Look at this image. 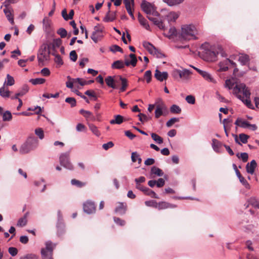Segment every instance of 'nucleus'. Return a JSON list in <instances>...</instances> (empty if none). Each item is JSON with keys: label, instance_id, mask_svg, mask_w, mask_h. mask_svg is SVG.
I'll return each mask as SVG.
<instances>
[{"label": "nucleus", "instance_id": "obj_1", "mask_svg": "<svg viewBox=\"0 0 259 259\" xmlns=\"http://www.w3.org/2000/svg\"><path fill=\"white\" fill-rule=\"evenodd\" d=\"M233 92L248 108H252L253 106L250 99V93L245 84L237 83L233 88Z\"/></svg>", "mask_w": 259, "mask_h": 259}, {"label": "nucleus", "instance_id": "obj_2", "mask_svg": "<svg viewBox=\"0 0 259 259\" xmlns=\"http://www.w3.org/2000/svg\"><path fill=\"white\" fill-rule=\"evenodd\" d=\"M201 33L193 25H185L182 27L181 37L185 40L198 39Z\"/></svg>", "mask_w": 259, "mask_h": 259}, {"label": "nucleus", "instance_id": "obj_3", "mask_svg": "<svg viewBox=\"0 0 259 259\" xmlns=\"http://www.w3.org/2000/svg\"><path fill=\"white\" fill-rule=\"evenodd\" d=\"M39 145V141L33 135H30L25 142L23 143L20 149L19 152L22 154L29 153L37 148Z\"/></svg>", "mask_w": 259, "mask_h": 259}, {"label": "nucleus", "instance_id": "obj_4", "mask_svg": "<svg viewBox=\"0 0 259 259\" xmlns=\"http://www.w3.org/2000/svg\"><path fill=\"white\" fill-rule=\"evenodd\" d=\"M201 49L202 50V54L205 60L210 62L217 60V48H212L208 44L205 43L201 45Z\"/></svg>", "mask_w": 259, "mask_h": 259}, {"label": "nucleus", "instance_id": "obj_5", "mask_svg": "<svg viewBox=\"0 0 259 259\" xmlns=\"http://www.w3.org/2000/svg\"><path fill=\"white\" fill-rule=\"evenodd\" d=\"M50 46L43 44L40 47L37 53V59L39 65H44V62L50 60Z\"/></svg>", "mask_w": 259, "mask_h": 259}, {"label": "nucleus", "instance_id": "obj_6", "mask_svg": "<svg viewBox=\"0 0 259 259\" xmlns=\"http://www.w3.org/2000/svg\"><path fill=\"white\" fill-rule=\"evenodd\" d=\"M155 108L156 110L154 113H166L168 111L164 102L161 98L156 99L154 104H150L148 110L151 112Z\"/></svg>", "mask_w": 259, "mask_h": 259}, {"label": "nucleus", "instance_id": "obj_7", "mask_svg": "<svg viewBox=\"0 0 259 259\" xmlns=\"http://www.w3.org/2000/svg\"><path fill=\"white\" fill-rule=\"evenodd\" d=\"M56 244H53L50 241L46 242V247L41 250V258L53 259V251Z\"/></svg>", "mask_w": 259, "mask_h": 259}, {"label": "nucleus", "instance_id": "obj_8", "mask_svg": "<svg viewBox=\"0 0 259 259\" xmlns=\"http://www.w3.org/2000/svg\"><path fill=\"white\" fill-rule=\"evenodd\" d=\"M69 152L61 153L59 157V162L61 165L64 168L69 170H73V166L69 160Z\"/></svg>", "mask_w": 259, "mask_h": 259}, {"label": "nucleus", "instance_id": "obj_9", "mask_svg": "<svg viewBox=\"0 0 259 259\" xmlns=\"http://www.w3.org/2000/svg\"><path fill=\"white\" fill-rule=\"evenodd\" d=\"M143 45L144 48L146 49L150 54L155 56L156 57L159 58L164 57V55L151 43L147 41H144Z\"/></svg>", "mask_w": 259, "mask_h": 259}, {"label": "nucleus", "instance_id": "obj_10", "mask_svg": "<svg viewBox=\"0 0 259 259\" xmlns=\"http://www.w3.org/2000/svg\"><path fill=\"white\" fill-rule=\"evenodd\" d=\"M141 7L142 10L147 15H159V13L156 11L154 6L145 0L142 2Z\"/></svg>", "mask_w": 259, "mask_h": 259}, {"label": "nucleus", "instance_id": "obj_11", "mask_svg": "<svg viewBox=\"0 0 259 259\" xmlns=\"http://www.w3.org/2000/svg\"><path fill=\"white\" fill-rule=\"evenodd\" d=\"M83 208L84 211L88 214H92L96 211L95 203L91 200H88L83 204Z\"/></svg>", "mask_w": 259, "mask_h": 259}, {"label": "nucleus", "instance_id": "obj_12", "mask_svg": "<svg viewBox=\"0 0 259 259\" xmlns=\"http://www.w3.org/2000/svg\"><path fill=\"white\" fill-rule=\"evenodd\" d=\"M136 188L142 191L145 194L150 196V197L154 198H158L157 195L152 190L149 188L144 187L141 185H138L136 186Z\"/></svg>", "mask_w": 259, "mask_h": 259}, {"label": "nucleus", "instance_id": "obj_13", "mask_svg": "<svg viewBox=\"0 0 259 259\" xmlns=\"http://www.w3.org/2000/svg\"><path fill=\"white\" fill-rule=\"evenodd\" d=\"M231 64L232 65L235 66L236 63L230 59L227 58L226 60L221 62L219 63L220 69L219 70L221 71H226L228 70L229 65Z\"/></svg>", "mask_w": 259, "mask_h": 259}, {"label": "nucleus", "instance_id": "obj_14", "mask_svg": "<svg viewBox=\"0 0 259 259\" xmlns=\"http://www.w3.org/2000/svg\"><path fill=\"white\" fill-rule=\"evenodd\" d=\"M118 77L116 79H114L113 77L111 76H107L105 80L107 85L112 89H117V87L115 83H118Z\"/></svg>", "mask_w": 259, "mask_h": 259}, {"label": "nucleus", "instance_id": "obj_15", "mask_svg": "<svg viewBox=\"0 0 259 259\" xmlns=\"http://www.w3.org/2000/svg\"><path fill=\"white\" fill-rule=\"evenodd\" d=\"M177 205L165 201H161L157 203V207L158 209H164L166 208H174L177 207Z\"/></svg>", "mask_w": 259, "mask_h": 259}, {"label": "nucleus", "instance_id": "obj_16", "mask_svg": "<svg viewBox=\"0 0 259 259\" xmlns=\"http://www.w3.org/2000/svg\"><path fill=\"white\" fill-rule=\"evenodd\" d=\"M155 77L159 81H162L166 80L168 78V73L167 72H160L159 70L156 69L154 74Z\"/></svg>", "mask_w": 259, "mask_h": 259}, {"label": "nucleus", "instance_id": "obj_17", "mask_svg": "<svg viewBox=\"0 0 259 259\" xmlns=\"http://www.w3.org/2000/svg\"><path fill=\"white\" fill-rule=\"evenodd\" d=\"M116 12H111L110 10H108L103 19V21L105 22H112L116 19Z\"/></svg>", "mask_w": 259, "mask_h": 259}, {"label": "nucleus", "instance_id": "obj_18", "mask_svg": "<svg viewBox=\"0 0 259 259\" xmlns=\"http://www.w3.org/2000/svg\"><path fill=\"white\" fill-rule=\"evenodd\" d=\"M13 9L9 7H5L4 9V12L9 22L13 24L14 23L13 15L12 14Z\"/></svg>", "mask_w": 259, "mask_h": 259}, {"label": "nucleus", "instance_id": "obj_19", "mask_svg": "<svg viewBox=\"0 0 259 259\" xmlns=\"http://www.w3.org/2000/svg\"><path fill=\"white\" fill-rule=\"evenodd\" d=\"M194 68L206 80L210 82H214V79L211 75L207 72L201 70L198 68L194 67Z\"/></svg>", "mask_w": 259, "mask_h": 259}, {"label": "nucleus", "instance_id": "obj_20", "mask_svg": "<svg viewBox=\"0 0 259 259\" xmlns=\"http://www.w3.org/2000/svg\"><path fill=\"white\" fill-rule=\"evenodd\" d=\"M257 166V163L255 160H252L250 163H248L246 165V170L247 173L253 174L255 168Z\"/></svg>", "mask_w": 259, "mask_h": 259}, {"label": "nucleus", "instance_id": "obj_21", "mask_svg": "<svg viewBox=\"0 0 259 259\" xmlns=\"http://www.w3.org/2000/svg\"><path fill=\"white\" fill-rule=\"evenodd\" d=\"M148 19L153 22L160 29L165 30V26L163 25V22L161 20H159L157 18H153L150 16H147Z\"/></svg>", "mask_w": 259, "mask_h": 259}, {"label": "nucleus", "instance_id": "obj_22", "mask_svg": "<svg viewBox=\"0 0 259 259\" xmlns=\"http://www.w3.org/2000/svg\"><path fill=\"white\" fill-rule=\"evenodd\" d=\"M129 57L131 59V61H130L128 59H125V62H124V66H128L130 65H131L133 67L136 66L137 63V59L136 58V55L134 54H131L129 55Z\"/></svg>", "mask_w": 259, "mask_h": 259}, {"label": "nucleus", "instance_id": "obj_23", "mask_svg": "<svg viewBox=\"0 0 259 259\" xmlns=\"http://www.w3.org/2000/svg\"><path fill=\"white\" fill-rule=\"evenodd\" d=\"M236 174L237 177L238 178L239 181L240 183L246 188L250 189V185L247 181L245 179V178L242 177L238 169L236 170Z\"/></svg>", "mask_w": 259, "mask_h": 259}, {"label": "nucleus", "instance_id": "obj_24", "mask_svg": "<svg viewBox=\"0 0 259 259\" xmlns=\"http://www.w3.org/2000/svg\"><path fill=\"white\" fill-rule=\"evenodd\" d=\"M95 31H94L92 34L91 38L95 42H97L99 37H101L100 33H101V30H99L97 26L95 27Z\"/></svg>", "mask_w": 259, "mask_h": 259}, {"label": "nucleus", "instance_id": "obj_25", "mask_svg": "<svg viewBox=\"0 0 259 259\" xmlns=\"http://www.w3.org/2000/svg\"><path fill=\"white\" fill-rule=\"evenodd\" d=\"M138 20L141 25H142L146 29L149 30L150 26L148 24L147 21L143 16L139 13L138 14Z\"/></svg>", "mask_w": 259, "mask_h": 259}, {"label": "nucleus", "instance_id": "obj_26", "mask_svg": "<svg viewBox=\"0 0 259 259\" xmlns=\"http://www.w3.org/2000/svg\"><path fill=\"white\" fill-rule=\"evenodd\" d=\"M118 78V82L120 81L121 83V87L120 88V92H123L126 90V88L128 87L127 80L125 78H123L121 76H119Z\"/></svg>", "mask_w": 259, "mask_h": 259}, {"label": "nucleus", "instance_id": "obj_27", "mask_svg": "<svg viewBox=\"0 0 259 259\" xmlns=\"http://www.w3.org/2000/svg\"><path fill=\"white\" fill-rule=\"evenodd\" d=\"M212 147L213 150L217 153H220V148L222 146V144L215 139H213L212 140Z\"/></svg>", "mask_w": 259, "mask_h": 259}, {"label": "nucleus", "instance_id": "obj_28", "mask_svg": "<svg viewBox=\"0 0 259 259\" xmlns=\"http://www.w3.org/2000/svg\"><path fill=\"white\" fill-rule=\"evenodd\" d=\"M235 124L238 126L243 128L249 127V126L250 125L248 122L240 118H237Z\"/></svg>", "mask_w": 259, "mask_h": 259}, {"label": "nucleus", "instance_id": "obj_29", "mask_svg": "<svg viewBox=\"0 0 259 259\" xmlns=\"http://www.w3.org/2000/svg\"><path fill=\"white\" fill-rule=\"evenodd\" d=\"M118 205L115 208V211L122 215L125 213L126 206L122 202H118Z\"/></svg>", "mask_w": 259, "mask_h": 259}, {"label": "nucleus", "instance_id": "obj_30", "mask_svg": "<svg viewBox=\"0 0 259 259\" xmlns=\"http://www.w3.org/2000/svg\"><path fill=\"white\" fill-rule=\"evenodd\" d=\"M28 90L29 88L28 86L25 85L22 87V89L20 92L16 94L14 96L11 97V98L12 99H18V97L23 96V95H24L28 91Z\"/></svg>", "mask_w": 259, "mask_h": 259}, {"label": "nucleus", "instance_id": "obj_31", "mask_svg": "<svg viewBox=\"0 0 259 259\" xmlns=\"http://www.w3.org/2000/svg\"><path fill=\"white\" fill-rule=\"evenodd\" d=\"M84 117L88 124L90 121H98L100 120V116L98 114H84Z\"/></svg>", "mask_w": 259, "mask_h": 259}, {"label": "nucleus", "instance_id": "obj_32", "mask_svg": "<svg viewBox=\"0 0 259 259\" xmlns=\"http://www.w3.org/2000/svg\"><path fill=\"white\" fill-rule=\"evenodd\" d=\"M123 120L124 118L123 116H121L119 114H117V115L115 116L114 119L110 121V123L111 124H120L123 121Z\"/></svg>", "mask_w": 259, "mask_h": 259}, {"label": "nucleus", "instance_id": "obj_33", "mask_svg": "<svg viewBox=\"0 0 259 259\" xmlns=\"http://www.w3.org/2000/svg\"><path fill=\"white\" fill-rule=\"evenodd\" d=\"M15 83L14 77L8 74L4 83V86H12Z\"/></svg>", "mask_w": 259, "mask_h": 259}, {"label": "nucleus", "instance_id": "obj_34", "mask_svg": "<svg viewBox=\"0 0 259 259\" xmlns=\"http://www.w3.org/2000/svg\"><path fill=\"white\" fill-rule=\"evenodd\" d=\"M151 174H153L158 177H161L163 175V172L160 168L154 166H152L151 168Z\"/></svg>", "mask_w": 259, "mask_h": 259}, {"label": "nucleus", "instance_id": "obj_35", "mask_svg": "<svg viewBox=\"0 0 259 259\" xmlns=\"http://www.w3.org/2000/svg\"><path fill=\"white\" fill-rule=\"evenodd\" d=\"M111 67L114 69H122L124 67V63L122 60H117L113 63Z\"/></svg>", "mask_w": 259, "mask_h": 259}, {"label": "nucleus", "instance_id": "obj_36", "mask_svg": "<svg viewBox=\"0 0 259 259\" xmlns=\"http://www.w3.org/2000/svg\"><path fill=\"white\" fill-rule=\"evenodd\" d=\"M51 20L47 17L44 18L43 20V26L45 30L48 32H50L51 29Z\"/></svg>", "mask_w": 259, "mask_h": 259}, {"label": "nucleus", "instance_id": "obj_37", "mask_svg": "<svg viewBox=\"0 0 259 259\" xmlns=\"http://www.w3.org/2000/svg\"><path fill=\"white\" fill-rule=\"evenodd\" d=\"M67 79L68 81L66 82V85L68 88L72 89L74 84L78 83V81L76 80V78H72L70 76H68Z\"/></svg>", "mask_w": 259, "mask_h": 259}, {"label": "nucleus", "instance_id": "obj_38", "mask_svg": "<svg viewBox=\"0 0 259 259\" xmlns=\"http://www.w3.org/2000/svg\"><path fill=\"white\" fill-rule=\"evenodd\" d=\"M57 228L58 229L57 233L59 236L64 234L65 232V226L63 222L57 223Z\"/></svg>", "mask_w": 259, "mask_h": 259}, {"label": "nucleus", "instance_id": "obj_39", "mask_svg": "<svg viewBox=\"0 0 259 259\" xmlns=\"http://www.w3.org/2000/svg\"><path fill=\"white\" fill-rule=\"evenodd\" d=\"M184 0H163L169 6H173L182 3Z\"/></svg>", "mask_w": 259, "mask_h": 259}, {"label": "nucleus", "instance_id": "obj_40", "mask_svg": "<svg viewBox=\"0 0 259 259\" xmlns=\"http://www.w3.org/2000/svg\"><path fill=\"white\" fill-rule=\"evenodd\" d=\"M249 204L254 207L259 208V201L255 197H251L248 199Z\"/></svg>", "mask_w": 259, "mask_h": 259}, {"label": "nucleus", "instance_id": "obj_41", "mask_svg": "<svg viewBox=\"0 0 259 259\" xmlns=\"http://www.w3.org/2000/svg\"><path fill=\"white\" fill-rule=\"evenodd\" d=\"M34 133L35 135L40 139L42 140L44 137V132L41 128H36L34 130Z\"/></svg>", "mask_w": 259, "mask_h": 259}, {"label": "nucleus", "instance_id": "obj_42", "mask_svg": "<svg viewBox=\"0 0 259 259\" xmlns=\"http://www.w3.org/2000/svg\"><path fill=\"white\" fill-rule=\"evenodd\" d=\"M183 117H172L170 118L169 120H168L166 123V125L167 127L171 126L175 123L179 122L181 119H182Z\"/></svg>", "mask_w": 259, "mask_h": 259}, {"label": "nucleus", "instance_id": "obj_43", "mask_svg": "<svg viewBox=\"0 0 259 259\" xmlns=\"http://www.w3.org/2000/svg\"><path fill=\"white\" fill-rule=\"evenodd\" d=\"M10 91L8 89H6L5 86H3L0 88V95L3 97H9Z\"/></svg>", "mask_w": 259, "mask_h": 259}, {"label": "nucleus", "instance_id": "obj_44", "mask_svg": "<svg viewBox=\"0 0 259 259\" xmlns=\"http://www.w3.org/2000/svg\"><path fill=\"white\" fill-rule=\"evenodd\" d=\"M28 212H27L23 217L19 219L18 223H17V226L19 227H24L27 224V215Z\"/></svg>", "mask_w": 259, "mask_h": 259}, {"label": "nucleus", "instance_id": "obj_45", "mask_svg": "<svg viewBox=\"0 0 259 259\" xmlns=\"http://www.w3.org/2000/svg\"><path fill=\"white\" fill-rule=\"evenodd\" d=\"M239 61L242 65H245L249 61V56L247 55L241 54L239 57Z\"/></svg>", "mask_w": 259, "mask_h": 259}, {"label": "nucleus", "instance_id": "obj_46", "mask_svg": "<svg viewBox=\"0 0 259 259\" xmlns=\"http://www.w3.org/2000/svg\"><path fill=\"white\" fill-rule=\"evenodd\" d=\"M71 184L72 185L77 186L78 188H81L85 185V183L82 182L76 179H72L71 181Z\"/></svg>", "mask_w": 259, "mask_h": 259}, {"label": "nucleus", "instance_id": "obj_47", "mask_svg": "<svg viewBox=\"0 0 259 259\" xmlns=\"http://www.w3.org/2000/svg\"><path fill=\"white\" fill-rule=\"evenodd\" d=\"M151 137L157 144H160L163 142V139L155 133H152Z\"/></svg>", "mask_w": 259, "mask_h": 259}, {"label": "nucleus", "instance_id": "obj_48", "mask_svg": "<svg viewBox=\"0 0 259 259\" xmlns=\"http://www.w3.org/2000/svg\"><path fill=\"white\" fill-rule=\"evenodd\" d=\"M46 80L42 78H37L35 79H31L30 82L34 85L43 84L45 82Z\"/></svg>", "mask_w": 259, "mask_h": 259}, {"label": "nucleus", "instance_id": "obj_49", "mask_svg": "<svg viewBox=\"0 0 259 259\" xmlns=\"http://www.w3.org/2000/svg\"><path fill=\"white\" fill-rule=\"evenodd\" d=\"M76 80H77V81H78V83L81 86H83V85H85L87 84H90L94 82L93 80H90L88 81H85L80 78H77Z\"/></svg>", "mask_w": 259, "mask_h": 259}, {"label": "nucleus", "instance_id": "obj_50", "mask_svg": "<svg viewBox=\"0 0 259 259\" xmlns=\"http://www.w3.org/2000/svg\"><path fill=\"white\" fill-rule=\"evenodd\" d=\"M123 3L125 5V7L126 10L132 9V7L134 6V0H123Z\"/></svg>", "mask_w": 259, "mask_h": 259}, {"label": "nucleus", "instance_id": "obj_51", "mask_svg": "<svg viewBox=\"0 0 259 259\" xmlns=\"http://www.w3.org/2000/svg\"><path fill=\"white\" fill-rule=\"evenodd\" d=\"M89 126L90 129L96 136L97 137H99L100 136V132L98 131L97 127L95 125L89 123Z\"/></svg>", "mask_w": 259, "mask_h": 259}, {"label": "nucleus", "instance_id": "obj_52", "mask_svg": "<svg viewBox=\"0 0 259 259\" xmlns=\"http://www.w3.org/2000/svg\"><path fill=\"white\" fill-rule=\"evenodd\" d=\"M62 40L60 38L54 39L52 43V48L53 50L59 48L62 44Z\"/></svg>", "mask_w": 259, "mask_h": 259}, {"label": "nucleus", "instance_id": "obj_53", "mask_svg": "<svg viewBox=\"0 0 259 259\" xmlns=\"http://www.w3.org/2000/svg\"><path fill=\"white\" fill-rule=\"evenodd\" d=\"M179 17V15L175 12H170L167 16L168 20L170 21H175Z\"/></svg>", "mask_w": 259, "mask_h": 259}, {"label": "nucleus", "instance_id": "obj_54", "mask_svg": "<svg viewBox=\"0 0 259 259\" xmlns=\"http://www.w3.org/2000/svg\"><path fill=\"white\" fill-rule=\"evenodd\" d=\"M85 95L89 96L92 100L96 101L97 99L95 92L93 90H88L85 92Z\"/></svg>", "mask_w": 259, "mask_h": 259}, {"label": "nucleus", "instance_id": "obj_55", "mask_svg": "<svg viewBox=\"0 0 259 259\" xmlns=\"http://www.w3.org/2000/svg\"><path fill=\"white\" fill-rule=\"evenodd\" d=\"M190 74L191 72L188 70L185 69L182 71L181 70L180 78L187 79Z\"/></svg>", "mask_w": 259, "mask_h": 259}, {"label": "nucleus", "instance_id": "obj_56", "mask_svg": "<svg viewBox=\"0 0 259 259\" xmlns=\"http://www.w3.org/2000/svg\"><path fill=\"white\" fill-rule=\"evenodd\" d=\"M170 111L172 113H179L181 111V109L178 105H173L171 106Z\"/></svg>", "mask_w": 259, "mask_h": 259}, {"label": "nucleus", "instance_id": "obj_57", "mask_svg": "<svg viewBox=\"0 0 259 259\" xmlns=\"http://www.w3.org/2000/svg\"><path fill=\"white\" fill-rule=\"evenodd\" d=\"M57 33L61 36V38L65 37L67 34V31L63 28H59L57 30Z\"/></svg>", "mask_w": 259, "mask_h": 259}, {"label": "nucleus", "instance_id": "obj_58", "mask_svg": "<svg viewBox=\"0 0 259 259\" xmlns=\"http://www.w3.org/2000/svg\"><path fill=\"white\" fill-rule=\"evenodd\" d=\"M110 50L113 53H115L116 52L123 53V50L122 48L116 45L111 46L110 48Z\"/></svg>", "mask_w": 259, "mask_h": 259}, {"label": "nucleus", "instance_id": "obj_59", "mask_svg": "<svg viewBox=\"0 0 259 259\" xmlns=\"http://www.w3.org/2000/svg\"><path fill=\"white\" fill-rule=\"evenodd\" d=\"M177 34V30L175 27H171L169 28L168 33L166 34V36L170 37L172 36H175Z\"/></svg>", "mask_w": 259, "mask_h": 259}, {"label": "nucleus", "instance_id": "obj_60", "mask_svg": "<svg viewBox=\"0 0 259 259\" xmlns=\"http://www.w3.org/2000/svg\"><path fill=\"white\" fill-rule=\"evenodd\" d=\"M145 205L147 206L153 207L157 208V202L155 200H149L145 202Z\"/></svg>", "mask_w": 259, "mask_h": 259}, {"label": "nucleus", "instance_id": "obj_61", "mask_svg": "<svg viewBox=\"0 0 259 259\" xmlns=\"http://www.w3.org/2000/svg\"><path fill=\"white\" fill-rule=\"evenodd\" d=\"M217 56L219 54H220L221 56L223 57H227V54L224 51L223 49L220 46H218L217 48Z\"/></svg>", "mask_w": 259, "mask_h": 259}, {"label": "nucleus", "instance_id": "obj_62", "mask_svg": "<svg viewBox=\"0 0 259 259\" xmlns=\"http://www.w3.org/2000/svg\"><path fill=\"white\" fill-rule=\"evenodd\" d=\"M65 102L70 104L71 107H74L76 105V100L72 97H68L65 99Z\"/></svg>", "mask_w": 259, "mask_h": 259}, {"label": "nucleus", "instance_id": "obj_63", "mask_svg": "<svg viewBox=\"0 0 259 259\" xmlns=\"http://www.w3.org/2000/svg\"><path fill=\"white\" fill-rule=\"evenodd\" d=\"M231 122H232V120L230 118H225L223 121L224 128H227V127H230Z\"/></svg>", "mask_w": 259, "mask_h": 259}, {"label": "nucleus", "instance_id": "obj_64", "mask_svg": "<svg viewBox=\"0 0 259 259\" xmlns=\"http://www.w3.org/2000/svg\"><path fill=\"white\" fill-rule=\"evenodd\" d=\"M21 259H39L35 254H28L22 257Z\"/></svg>", "mask_w": 259, "mask_h": 259}]
</instances>
